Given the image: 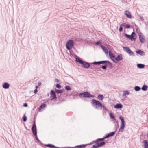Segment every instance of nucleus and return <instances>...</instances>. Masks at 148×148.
I'll return each mask as SVG.
<instances>
[{"label": "nucleus", "mask_w": 148, "mask_h": 148, "mask_svg": "<svg viewBox=\"0 0 148 148\" xmlns=\"http://www.w3.org/2000/svg\"><path fill=\"white\" fill-rule=\"evenodd\" d=\"M92 106L95 108L98 109L100 108V109H101L102 108L104 107V106L98 101L92 99L91 102Z\"/></svg>", "instance_id": "nucleus-1"}, {"label": "nucleus", "mask_w": 148, "mask_h": 148, "mask_svg": "<svg viewBox=\"0 0 148 148\" xmlns=\"http://www.w3.org/2000/svg\"><path fill=\"white\" fill-rule=\"evenodd\" d=\"M74 45V42L72 40H70L68 41L66 43V47L68 50L71 49Z\"/></svg>", "instance_id": "nucleus-2"}, {"label": "nucleus", "mask_w": 148, "mask_h": 148, "mask_svg": "<svg viewBox=\"0 0 148 148\" xmlns=\"http://www.w3.org/2000/svg\"><path fill=\"white\" fill-rule=\"evenodd\" d=\"M120 119L121 121V123L120 128L119 129V131L121 132H123V130L124 129L125 127V121L123 117L122 116H120Z\"/></svg>", "instance_id": "nucleus-3"}, {"label": "nucleus", "mask_w": 148, "mask_h": 148, "mask_svg": "<svg viewBox=\"0 0 148 148\" xmlns=\"http://www.w3.org/2000/svg\"><path fill=\"white\" fill-rule=\"evenodd\" d=\"M123 49L124 51L127 52L129 55L132 56H134V53L131 51L129 47H123Z\"/></svg>", "instance_id": "nucleus-4"}, {"label": "nucleus", "mask_w": 148, "mask_h": 148, "mask_svg": "<svg viewBox=\"0 0 148 148\" xmlns=\"http://www.w3.org/2000/svg\"><path fill=\"white\" fill-rule=\"evenodd\" d=\"M32 130L33 132V134L36 136L37 139L38 140V138H37V132H36V126L35 124L34 123L32 126Z\"/></svg>", "instance_id": "nucleus-5"}, {"label": "nucleus", "mask_w": 148, "mask_h": 148, "mask_svg": "<svg viewBox=\"0 0 148 148\" xmlns=\"http://www.w3.org/2000/svg\"><path fill=\"white\" fill-rule=\"evenodd\" d=\"M55 92L53 90H52L50 93V99L51 100L56 98Z\"/></svg>", "instance_id": "nucleus-6"}, {"label": "nucleus", "mask_w": 148, "mask_h": 148, "mask_svg": "<svg viewBox=\"0 0 148 148\" xmlns=\"http://www.w3.org/2000/svg\"><path fill=\"white\" fill-rule=\"evenodd\" d=\"M84 95V97H93L92 95L90 94L87 92H85L84 93L80 94V95Z\"/></svg>", "instance_id": "nucleus-7"}, {"label": "nucleus", "mask_w": 148, "mask_h": 148, "mask_svg": "<svg viewBox=\"0 0 148 148\" xmlns=\"http://www.w3.org/2000/svg\"><path fill=\"white\" fill-rule=\"evenodd\" d=\"M139 39L140 42L142 43H144L145 41L144 36L142 35H139Z\"/></svg>", "instance_id": "nucleus-8"}, {"label": "nucleus", "mask_w": 148, "mask_h": 148, "mask_svg": "<svg viewBox=\"0 0 148 148\" xmlns=\"http://www.w3.org/2000/svg\"><path fill=\"white\" fill-rule=\"evenodd\" d=\"M81 64L82 66H83L84 67L87 68H88L90 66V64L84 61H83V63Z\"/></svg>", "instance_id": "nucleus-9"}, {"label": "nucleus", "mask_w": 148, "mask_h": 148, "mask_svg": "<svg viewBox=\"0 0 148 148\" xmlns=\"http://www.w3.org/2000/svg\"><path fill=\"white\" fill-rule=\"evenodd\" d=\"M124 14L128 18H131L132 16L130 12L128 11H126L124 12Z\"/></svg>", "instance_id": "nucleus-10"}, {"label": "nucleus", "mask_w": 148, "mask_h": 148, "mask_svg": "<svg viewBox=\"0 0 148 148\" xmlns=\"http://www.w3.org/2000/svg\"><path fill=\"white\" fill-rule=\"evenodd\" d=\"M100 47L103 51H104L105 53L106 54H108V50L107 48L104 46H103L102 45H101Z\"/></svg>", "instance_id": "nucleus-11"}, {"label": "nucleus", "mask_w": 148, "mask_h": 148, "mask_svg": "<svg viewBox=\"0 0 148 148\" xmlns=\"http://www.w3.org/2000/svg\"><path fill=\"white\" fill-rule=\"evenodd\" d=\"M115 134V132H111V133L108 134V135H106L104 137L105 138H108L110 136H111L114 135Z\"/></svg>", "instance_id": "nucleus-12"}, {"label": "nucleus", "mask_w": 148, "mask_h": 148, "mask_svg": "<svg viewBox=\"0 0 148 148\" xmlns=\"http://www.w3.org/2000/svg\"><path fill=\"white\" fill-rule=\"evenodd\" d=\"M10 86V85L7 83L5 82L3 85V87L5 89L8 88Z\"/></svg>", "instance_id": "nucleus-13"}, {"label": "nucleus", "mask_w": 148, "mask_h": 148, "mask_svg": "<svg viewBox=\"0 0 148 148\" xmlns=\"http://www.w3.org/2000/svg\"><path fill=\"white\" fill-rule=\"evenodd\" d=\"M122 55H119L117 57L115 58V60H116L117 61H119L122 59Z\"/></svg>", "instance_id": "nucleus-14"}, {"label": "nucleus", "mask_w": 148, "mask_h": 148, "mask_svg": "<svg viewBox=\"0 0 148 148\" xmlns=\"http://www.w3.org/2000/svg\"><path fill=\"white\" fill-rule=\"evenodd\" d=\"M109 54L110 57L111 59L114 62H115V56H114L113 54L112 53H111L110 52H109Z\"/></svg>", "instance_id": "nucleus-15"}, {"label": "nucleus", "mask_w": 148, "mask_h": 148, "mask_svg": "<svg viewBox=\"0 0 148 148\" xmlns=\"http://www.w3.org/2000/svg\"><path fill=\"white\" fill-rule=\"evenodd\" d=\"M131 37L132 40H134L135 41L136 38V34L134 32H132L131 34Z\"/></svg>", "instance_id": "nucleus-16"}, {"label": "nucleus", "mask_w": 148, "mask_h": 148, "mask_svg": "<svg viewBox=\"0 0 148 148\" xmlns=\"http://www.w3.org/2000/svg\"><path fill=\"white\" fill-rule=\"evenodd\" d=\"M144 148H148V143L146 140H144L143 141Z\"/></svg>", "instance_id": "nucleus-17"}, {"label": "nucleus", "mask_w": 148, "mask_h": 148, "mask_svg": "<svg viewBox=\"0 0 148 148\" xmlns=\"http://www.w3.org/2000/svg\"><path fill=\"white\" fill-rule=\"evenodd\" d=\"M122 107V105L121 104H117L114 106V108H121Z\"/></svg>", "instance_id": "nucleus-18"}, {"label": "nucleus", "mask_w": 148, "mask_h": 148, "mask_svg": "<svg viewBox=\"0 0 148 148\" xmlns=\"http://www.w3.org/2000/svg\"><path fill=\"white\" fill-rule=\"evenodd\" d=\"M76 61L81 64L83 63V62L80 60L79 58L78 57L76 58Z\"/></svg>", "instance_id": "nucleus-19"}, {"label": "nucleus", "mask_w": 148, "mask_h": 148, "mask_svg": "<svg viewBox=\"0 0 148 148\" xmlns=\"http://www.w3.org/2000/svg\"><path fill=\"white\" fill-rule=\"evenodd\" d=\"M125 25H126V23H123L122 24H121L120 25V27L119 29V31L120 32H121L122 31L123 28L122 27H123V26H125Z\"/></svg>", "instance_id": "nucleus-20"}, {"label": "nucleus", "mask_w": 148, "mask_h": 148, "mask_svg": "<svg viewBox=\"0 0 148 148\" xmlns=\"http://www.w3.org/2000/svg\"><path fill=\"white\" fill-rule=\"evenodd\" d=\"M98 99L101 100H102L104 98V97L102 95H99L97 97Z\"/></svg>", "instance_id": "nucleus-21"}, {"label": "nucleus", "mask_w": 148, "mask_h": 148, "mask_svg": "<svg viewBox=\"0 0 148 148\" xmlns=\"http://www.w3.org/2000/svg\"><path fill=\"white\" fill-rule=\"evenodd\" d=\"M97 143L99 145V147L103 146L105 144V143L104 142H97Z\"/></svg>", "instance_id": "nucleus-22"}, {"label": "nucleus", "mask_w": 148, "mask_h": 148, "mask_svg": "<svg viewBox=\"0 0 148 148\" xmlns=\"http://www.w3.org/2000/svg\"><path fill=\"white\" fill-rule=\"evenodd\" d=\"M136 53L139 54L140 55H143L144 53V52L142 51H141L140 50H138L136 51Z\"/></svg>", "instance_id": "nucleus-23"}, {"label": "nucleus", "mask_w": 148, "mask_h": 148, "mask_svg": "<svg viewBox=\"0 0 148 148\" xmlns=\"http://www.w3.org/2000/svg\"><path fill=\"white\" fill-rule=\"evenodd\" d=\"M137 66L138 68H143L144 67V65L142 64H138L137 65Z\"/></svg>", "instance_id": "nucleus-24"}, {"label": "nucleus", "mask_w": 148, "mask_h": 148, "mask_svg": "<svg viewBox=\"0 0 148 148\" xmlns=\"http://www.w3.org/2000/svg\"><path fill=\"white\" fill-rule=\"evenodd\" d=\"M136 31L139 36V35H141L142 34V33L140 32V30L139 28H137L136 29Z\"/></svg>", "instance_id": "nucleus-25"}, {"label": "nucleus", "mask_w": 148, "mask_h": 148, "mask_svg": "<svg viewBox=\"0 0 148 148\" xmlns=\"http://www.w3.org/2000/svg\"><path fill=\"white\" fill-rule=\"evenodd\" d=\"M99 64H103L104 63H109L110 62L109 61H99Z\"/></svg>", "instance_id": "nucleus-26"}, {"label": "nucleus", "mask_w": 148, "mask_h": 148, "mask_svg": "<svg viewBox=\"0 0 148 148\" xmlns=\"http://www.w3.org/2000/svg\"><path fill=\"white\" fill-rule=\"evenodd\" d=\"M55 91L58 94L61 93L63 91V90H58L57 89H55Z\"/></svg>", "instance_id": "nucleus-27"}, {"label": "nucleus", "mask_w": 148, "mask_h": 148, "mask_svg": "<svg viewBox=\"0 0 148 148\" xmlns=\"http://www.w3.org/2000/svg\"><path fill=\"white\" fill-rule=\"evenodd\" d=\"M46 145V146H47L48 147H49L50 148H55V147L54 145H52L51 144H48Z\"/></svg>", "instance_id": "nucleus-28"}, {"label": "nucleus", "mask_w": 148, "mask_h": 148, "mask_svg": "<svg viewBox=\"0 0 148 148\" xmlns=\"http://www.w3.org/2000/svg\"><path fill=\"white\" fill-rule=\"evenodd\" d=\"M147 88V87L146 85H144L142 88V89L143 90L145 91Z\"/></svg>", "instance_id": "nucleus-29"}, {"label": "nucleus", "mask_w": 148, "mask_h": 148, "mask_svg": "<svg viewBox=\"0 0 148 148\" xmlns=\"http://www.w3.org/2000/svg\"><path fill=\"white\" fill-rule=\"evenodd\" d=\"M105 139V137H103V138H102L97 139V140L96 141V142H99V141H103V140H104Z\"/></svg>", "instance_id": "nucleus-30"}, {"label": "nucleus", "mask_w": 148, "mask_h": 148, "mask_svg": "<svg viewBox=\"0 0 148 148\" xmlns=\"http://www.w3.org/2000/svg\"><path fill=\"white\" fill-rule=\"evenodd\" d=\"M46 107V105L45 104H42L40 106L39 110L40 111L41 109H42L44 108H45Z\"/></svg>", "instance_id": "nucleus-31"}, {"label": "nucleus", "mask_w": 148, "mask_h": 148, "mask_svg": "<svg viewBox=\"0 0 148 148\" xmlns=\"http://www.w3.org/2000/svg\"><path fill=\"white\" fill-rule=\"evenodd\" d=\"M93 148L99 147V145L97 142L95 144L93 145Z\"/></svg>", "instance_id": "nucleus-32"}, {"label": "nucleus", "mask_w": 148, "mask_h": 148, "mask_svg": "<svg viewBox=\"0 0 148 148\" xmlns=\"http://www.w3.org/2000/svg\"><path fill=\"white\" fill-rule=\"evenodd\" d=\"M129 92L128 91H124L123 92V96H125L126 94L129 95Z\"/></svg>", "instance_id": "nucleus-33"}, {"label": "nucleus", "mask_w": 148, "mask_h": 148, "mask_svg": "<svg viewBox=\"0 0 148 148\" xmlns=\"http://www.w3.org/2000/svg\"><path fill=\"white\" fill-rule=\"evenodd\" d=\"M134 88L135 90L136 91H139L140 89V88L138 86H135Z\"/></svg>", "instance_id": "nucleus-34"}, {"label": "nucleus", "mask_w": 148, "mask_h": 148, "mask_svg": "<svg viewBox=\"0 0 148 148\" xmlns=\"http://www.w3.org/2000/svg\"><path fill=\"white\" fill-rule=\"evenodd\" d=\"M125 36L126 37L129 38V39H130L132 41V40L131 38V35H128L126 34H125Z\"/></svg>", "instance_id": "nucleus-35"}, {"label": "nucleus", "mask_w": 148, "mask_h": 148, "mask_svg": "<svg viewBox=\"0 0 148 148\" xmlns=\"http://www.w3.org/2000/svg\"><path fill=\"white\" fill-rule=\"evenodd\" d=\"M65 88L67 90H71L70 87L69 86H65Z\"/></svg>", "instance_id": "nucleus-36"}, {"label": "nucleus", "mask_w": 148, "mask_h": 148, "mask_svg": "<svg viewBox=\"0 0 148 148\" xmlns=\"http://www.w3.org/2000/svg\"><path fill=\"white\" fill-rule=\"evenodd\" d=\"M110 118L111 119L114 118V116L112 113H110Z\"/></svg>", "instance_id": "nucleus-37"}, {"label": "nucleus", "mask_w": 148, "mask_h": 148, "mask_svg": "<svg viewBox=\"0 0 148 148\" xmlns=\"http://www.w3.org/2000/svg\"><path fill=\"white\" fill-rule=\"evenodd\" d=\"M23 119L24 121L25 122L26 121L27 118L25 115L23 117Z\"/></svg>", "instance_id": "nucleus-38"}, {"label": "nucleus", "mask_w": 148, "mask_h": 148, "mask_svg": "<svg viewBox=\"0 0 148 148\" xmlns=\"http://www.w3.org/2000/svg\"><path fill=\"white\" fill-rule=\"evenodd\" d=\"M56 87L57 88H61V86L58 84H57L56 86Z\"/></svg>", "instance_id": "nucleus-39"}, {"label": "nucleus", "mask_w": 148, "mask_h": 148, "mask_svg": "<svg viewBox=\"0 0 148 148\" xmlns=\"http://www.w3.org/2000/svg\"><path fill=\"white\" fill-rule=\"evenodd\" d=\"M125 26H126V27L127 28H129L130 27V26L129 25H126V24Z\"/></svg>", "instance_id": "nucleus-40"}, {"label": "nucleus", "mask_w": 148, "mask_h": 148, "mask_svg": "<svg viewBox=\"0 0 148 148\" xmlns=\"http://www.w3.org/2000/svg\"><path fill=\"white\" fill-rule=\"evenodd\" d=\"M101 43V42L100 41H97V42L95 43V44L96 45H99Z\"/></svg>", "instance_id": "nucleus-41"}, {"label": "nucleus", "mask_w": 148, "mask_h": 148, "mask_svg": "<svg viewBox=\"0 0 148 148\" xmlns=\"http://www.w3.org/2000/svg\"><path fill=\"white\" fill-rule=\"evenodd\" d=\"M93 64H99V62H95Z\"/></svg>", "instance_id": "nucleus-42"}, {"label": "nucleus", "mask_w": 148, "mask_h": 148, "mask_svg": "<svg viewBox=\"0 0 148 148\" xmlns=\"http://www.w3.org/2000/svg\"><path fill=\"white\" fill-rule=\"evenodd\" d=\"M102 68L103 69H106V66H102Z\"/></svg>", "instance_id": "nucleus-43"}, {"label": "nucleus", "mask_w": 148, "mask_h": 148, "mask_svg": "<svg viewBox=\"0 0 148 148\" xmlns=\"http://www.w3.org/2000/svg\"><path fill=\"white\" fill-rule=\"evenodd\" d=\"M37 92V90L36 89H35L34 91V93L35 94Z\"/></svg>", "instance_id": "nucleus-44"}, {"label": "nucleus", "mask_w": 148, "mask_h": 148, "mask_svg": "<svg viewBox=\"0 0 148 148\" xmlns=\"http://www.w3.org/2000/svg\"><path fill=\"white\" fill-rule=\"evenodd\" d=\"M24 107H26L27 106V103H24L23 105Z\"/></svg>", "instance_id": "nucleus-45"}, {"label": "nucleus", "mask_w": 148, "mask_h": 148, "mask_svg": "<svg viewBox=\"0 0 148 148\" xmlns=\"http://www.w3.org/2000/svg\"><path fill=\"white\" fill-rule=\"evenodd\" d=\"M41 82H39L38 83V85H39V86H40L41 85Z\"/></svg>", "instance_id": "nucleus-46"}, {"label": "nucleus", "mask_w": 148, "mask_h": 148, "mask_svg": "<svg viewBox=\"0 0 148 148\" xmlns=\"http://www.w3.org/2000/svg\"><path fill=\"white\" fill-rule=\"evenodd\" d=\"M55 80H56V81L57 82H58L59 81V80L58 79H55Z\"/></svg>", "instance_id": "nucleus-47"}, {"label": "nucleus", "mask_w": 148, "mask_h": 148, "mask_svg": "<svg viewBox=\"0 0 148 148\" xmlns=\"http://www.w3.org/2000/svg\"><path fill=\"white\" fill-rule=\"evenodd\" d=\"M38 86H36V89H37V88H38Z\"/></svg>", "instance_id": "nucleus-48"}, {"label": "nucleus", "mask_w": 148, "mask_h": 148, "mask_svg": "<svg viewBox=\"0 0 148 148\" xmlns=\"http://www.w3.org/2000/svg\"><path fill=\"white\" fill-rule=\"evenodd\" d=\"M82 147V146L81 145H80V146H77V147Z\"/></svg>", "instance_id": "nucleus-49"}, {"label": "nucleus", "mask_w": 148, "mask_h": 148, "mask_svg": "<svg viewBox=\"0 0 148 148\" xmlns=\"http://www.w3.org/2000/svg\"><path fill=\"white\" fill-rule=\"evenodd\" d=\"M86 145H84V147H85L86 146Z\"/></svg>", "instance_id": "nucleus-50"}]
</instances>
